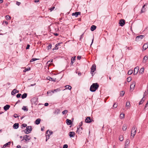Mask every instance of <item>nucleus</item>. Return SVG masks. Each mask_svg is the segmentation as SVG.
<instances>
[{"label": "nucleus", "instance_id": "1", "mask_svg": "<svg viewBox=\"0 0 148 148\" xmlns=\"http://www.w3.org/2000/svg\"><path fill=\"white\" fill-rule=\"evenodd\" d=\"M99 87V85L97 83H93L91 86L90 90L91 92H94Z\"/></svg>", "mask_w": 148, "mask_h": 148}, {"label": "nucleus", "instance_id": "2", "mask_svg": "<svg viewBox=\"0 0 148 148\" xmlns=\"http://www.w3.org/2000/svg\"><path fill=\"white\" fill-rule=\"evenodd\" d=\"M137 129L136 127L134 126L132 128L131 132V136H132L133 138H134V136L136 134Z\"/></svg>", "mask_w": 148, "mask_h": 148}, {"label": "nucleus", "instance_id": "3", "mask_svg": "<svg viewBox=\"0 0 148 148\" xmlns=\"http://www.w3.org/2000/svg\"><path fill=\"white\" fill-rule=\"evenodd\" d=\"M96 66L95 64H93L91 68V73L92 74V75H93V73L96 70Z\"/></svg>", "mask_w": 148, "mask_h": 148}, {"label": "nucleus", "instance_id": "4", "mask_svg": "<svg viewBox=\"0 0 148 148\" xmlns=\"http://www.w3.org/2000/svg\"><path fill=\"white\" fill-rule=\"evenodd\" d=\"M92 121H93L92 119H91V118L90 116L87 117L85 120V121L86 123H90Z\"/></svg>", "mask_w": 148, "mask_h": 148}, {"label": "nucleus", "instance_id": "5", "mask_svg": "<svg viewBox=\"0 0 148 148\" xmlns=\"http://www.w3.org/2000/svg\"><path fill=\"white\" fill-rule=\"evenodd\" d=\"M83 130V128L82 127H80L78 126L77 127V132L78 134H81L82 133V130Z\"/></svg>", "mask_w": 148, "mask_h": 148}, {"label": "nucleus", "instance_id": "6", "mask_svg": "<svg viewBox=\"0 0 148 148\" xmlns=\"http://www.w3.org/2000/svg\"><path fill=\"white\" fill-rule=\"evenodd\" d=\"M147 4H148L147 3H146L143 6L141 10V11H140L141 14L143 13V12H145L146 11V8H145V7L146 6H147Z\"/></svg>", "mask_w": 148, "mask_h": 148}, {"label": "nucleus", "instance_id": "7", "mask_svg": "<svg viewBox=\"0 0 148 148\" xmlns=\"http://www.w3.org/2000/svg\"><path fill=\"white\" fill-rule=\"evenodd\" d=\"M119 24L121 26H123L125 23V21L123 19H121L120 20L119 22Z\"/></svg>", "mask_w": 148, "mask_h": 148}, {"label": "nucleus", "instance_id": "8", "mask_svg": "<svg viewBox=\"0 0 148 148\" xmlns=\"http://www.w3.org/2000/svg\"><path fill=\"white\" fill-rule=\"evenodd\" d=\"M145 37L144 35H140L138 36H136V40H139L141 39H142V38H143L144 37Z\"/></svg>", "mask_w": 148, "mask_h": 148}, {"label": "nucleus", "instance_id": "9", "mask_svg": "<svg viewBox=\"0 0 148 148\" xmlns=\"http://www.w3.org/2000/svg\"><path fill=\"white\" fill-rule=\"evenodd\" d=\"M139 67L138 66H137L136 67H135L134 69V75H136L137 73H138V70H139Z\"/></svg>", "mask_w": 148, "mask_h": 148}, {"label": "nucleus", "instance_id": "10", "mask_svg": "<svg viewBox=\"0 0 148 148\" xmlns=\"http://www.w3.org/2000/svg\"><path fill=\"white\" fill-rule=\"evenodd\" d=\"M80 14L81 12H78L73 13L72 15V16H75L76 17H77L78 16V15H80Z\"/></svg>", "mask_w": 148, "mask_h": 148}, {"label": "nucleus", "instance_id": "11", "mask_svg": "<svg viewBox=\"0 0 148 148\" xmlns=\"http://www.w3.org/2000/svg\"><path fill=\"white\" fill-rule=\"evenodd\" d=\"M19 90H17L16 89H14L11 92V94L12 95H14L16 93H18L19 92Z\"/></svg>", "mask_w": 148, "mask_h": 148}, {"label": "nucleus", "instance_id": "12", "mask_svg": "<svg viewBox=\"0 0 148 148\" xmlns=\"http://www.w3.org/2000/svg\"><path fill=\"white\" fill-rule=\"evenodd\" d=\"M69 134L70 137H73L75 135V133L73 132H69Z\"/></svg>", "mask_w": 148, "mask_h": 148}, {"label": "nucleus", "instance_id": "13", "mask_svg": "<svg viewBox=\"0 0 148 148\" xmlns=\"http://www.w3.org/2000/svg\"><path fill=\"white\" fill-rule=\"evenodd\" d=\"M37 101V100L35 98L32 99L31 100L32 104L34 103L35 105L37 104V103H36Z\"/></svg>", "mask_w": 148, "mask_h": 148}, {"label": "nucleus", "instance_id": "14", "mask_svg": "<svg viewBox=\"0 0 148 148\" xmlns=\"http://www.w3.org/2000/svg\"><path fill=\"white\" fill-rule=\"evenodd\" d=\"M25 138L24 139V140L26 141H27L28 140H29L31 139V137L27 135H25Z\"/></svg>", "mask_w": 148, "mask_h": 148}, {"label": "nucleus", "instance_id": "15", "mask_svg": "<svg viewBox=\"0 0 148 148\" xmlns=\"http://www.w3.org/2000/svg\"><path fill=\"white\" fill-rule=\"evenodd\" d=\"M10 107V106L9 105H6L3 107V109L5 111H7L8 110Z\"/></svg>", "mask_w": 148, "mask_h": 148}, {"label": "nucleus", "instance_id": "16", "mask_svg": "<svg viewBox=\"0 0 148 148\" xmlns=\"http://www.w3.org/2000/svg\"><path fill=\"white\" fill-rule=\"evenodd\" d=\"M19 127V124L16 123L14 124L13 125V127L14 129H17Z\"/></svg>", "mask_w": 148, "mask_h": 148}, {"label": "nucleus", "instance_id": "17", "mask_svg": "<svg viewBox=\"0 0 148 148\" xmlns=\"http://www.w3.org/2000/svg\"><path fill=\"white\" fill-rule=\"evenodd\" d=\"M143 47V49H144V50L146 49L148 47V43H147L144 44Z\"/></svg>", "mask_w": 148, "mask_h": 148}, {"label": "nucleus", "instance_id": "18", "mask_svg": "<svg viewBox=\"0 0 148 148\" xmlns=\"http://www.w3.org/2000/svg\"><path fill=\"white\" fill-rule=\"evenodd\" d=\"M66 123L67 125H70L72 123V121L71 120L67 119L66 120Z\"/></svg>", "mask_w": 148, "mask_h": 148}, {"label": "nucleus", "instance_id": "19", "mask_svg": "<svg viewBox=\"0 0 148 148\" xmlns=\"http://www.w3.org/2000/svg\"><path fill=\"white\" fill-rule=\"evenodd\" d=\"M47 79L49 81H53L54 82H55L56 81V79H54L53 78L51 77L50 76H48L47 77Z\"/></svg>", "mask_w": 148, "mask_h": 148}, {"label": "nucleus", "instance_id": "20", "mask_svg": "<svg viewBox=\"0 0 148 148\" xmlns=\"http://www.w3.org/2000/svg\"><path fill=\"white\" fill-rule=\"evenodd\" d=\"M130 143V140L129 139H127L125 142V148H126V146H127Z\"/></svg>", "mask_w": 148, "mask_h": 148}, {"label": "nucleus", "instance_id": "21", "mask_svg": "<svg viewBox=\"0 0 148 148\" xmlns=\"http://www.w3.org/2000/svg\"><path fill=\"white\" fill-rule=\"evenodd\" d=\"M148 59V56H145L144 57L143 60V62L144 63H145L146 62V60Z\"/></svg>", "mask_w": 148, "mask_h": 148}, {"label": "nucleus", "instance_id": "22", "mask_svg": "<svg viewBox=\"0 0 148 148\" xmlns=\"http://www.w3.org/2000/svg\"><path fill=\"white\" fill-rule=\"evenodd\" d=\"M76 58V56H75L74 57H72L71 59V65H73L74 62L75 60V58Z\"/></svg>", "mask_w": 148, "mask_h": 148}, {"label": "nucleus", "instance_id": "23", "mask_svg": "<svg viewBox=\"0 0 148 148\" xmlns=\"http://www.w3.org/2000/svg\"><path fill=\"white\" fill-rule=\"evenodd\" d=\"M96 28V26L95 25H92L90 27V30L92 31L95 30Z\"/></svg>", "mask_w": 148, "mask_h": 148}, {"label": "nucleus", "instance_id": "24", "mask_svg": "<svg viewBox=\"0 0 148 148\" xmlns=\"http://www.w3.org/2000/svg\"><path fill=\"white\" fill-rule=\"evenodd\" d=\"M27 130L28 132H30L32 131V127L31 126H28L26 127Z\"/></svg>", "mask_w": 148, "mask_h": 148}, {"label": "nucleus", "instance_id": "25", "mask_svg": "<svg viewBox=\"0 0 148 148\" xmlns=\"http://www.w3.org/2000/svg\"><path fill=\"white\" fill-rule=\"evenodd\" d=\"M41 119L39 118L37 119L35 121V123L36 125H38L39 124L40 122Z\"/></svg>", "mask_w": 148, "mask_h": 148}, {"label": "nucleus", "instance_id": "26", "mask_svg": "<svg viewBox=\"0 0 148 148\" xmlns=\"http://www.w3.org/2000/svg\"><path fill=\"white\" fill-rule=\"evenodd\" d=\"M135 86V82H134L132 83L130 85V88H134Z\"/></svg>", "mask_w": 148, "mask_h": 148}, {"label": "nucleus", "instance_id": "27", "mask_svg": "<svg viewBox=\"0 0 148 148\" xmlns=\"http://www.w3.org/2000/svg\"><path fill=\"white\" fill-rule=\"evenodd\" d=\"M27 93H25L21 96V98L22 99H24L26 98L27 96Z\"/></svg>", "mask_w": 148, "mask_h": 148}, {"label": "nucleus", "instance_id": "28", "mask_svg": "<svg viewBox=\"0 0 148 148\" xmlns=\"http://www.w3.org/2000/svg\"><path fill=\"white\" fill-rule=\"evenodd\" d=\"M65 89H68L69 90H71L72 88L69 85H66L65 86Z\"/></svg>", "mask_w": 148, "mask_h": 148}, {"label": "nucleus", "instance_id": "29", "mask_svg": "<svg viewBox=\"0 0 148 148\" xmlns=\"http://www.w3.org/2000/svg\"><path fill=\"white\" fill-rule=\"evenodd\" d=\"M60 90V88H58L56 89H54L53 90H52V93H54L55 92H57L58 91H59Z\"/></svg>", "mask_w": 148, "mask_h": 148}, {"label": "nucleus", "instance_id": "30", "mask_svg": "<svg viewBox=\"0 0 148 148\" xmlns=\"http://www.w3.org/2000/svg\"><path fill=\"white\" fill-rule=\"evenodd\" d=\"M49 130H48L47 131L46 133V141H47V140L49 138V137L50 136L48 135H47V134L48 133V131Z\"/></svg>", "mask_w": 148, "mask_h": 148}, {"label": "nucleus", "instance_id": "31", "mask_svg": "<svg viewBox=\"0 0 148 148\" xmlns=\"http://www.w3.org/2000/svg\"><path fill=\"white\" fill-rule=\"evenodd\" d=\"M10 142H9L8 143H6L4 145H3V147L2 148L5 147H7L8 145H10Z\"/></svg>", "mask_w": 148, "mask_h": 148}, {"label": "nucleus", "instance_id": "32", "mask_svg": "<svg viewBox=\"0 0 148 148\" xmlns=\"http://www.w3.org/2000/svg\"><path fill=\"white\" fill-rule=\"evenodd\" d=\"M120 118L121 119H123L125 117V114L124 113H121L120 115Z\"/></svg>", "mask_w": 148, "mask_h": 148}, {"label": "nucleus", "instance_id": "33", "mask_svg": "<svg viewBox=\"0 0 148 148\" xmlns=\"http://www.w3.org/2000/svg\"><path fill=\"white\" fill-rule=\"evenodd\" d=\"M126 106L128 108H130V102H127L126 103Z\"/></svg>", "mask_w": 148, "mask_h": 148}, {"label": "nucleus", "instance_id": "34", "mask_svg": "<svg viewBox=\"0 0 148 148\" xmlns=\"http://www.w3.org/2000/svg\"><path fill=\"white\" fill-rule=\"evenodd\" d=\"M127 128V127L126 125L124 124L123 126V131H124L126 130Z\"/></svg>", "mask_w": 148, "mask_h": 148}, {"label": "nucleus", "instance_id": "35", "mask_svg": "<svg viewBox=\"0 0 148 148\" xmlns=\"http://www.w3.org/2000/svg\"><path fill=\"white\" fill-rule=\"evenodd\" d=\"M119 139L121 141H122L123 140V138L122 135H120L119 137Z\"/></svg>", "mask_w": 148, "mask_h": 148}, {"label": "nucleus", "instance_id": "36", "mask_svg": "<svg viewBox=\"0 0 148 148\" xmlns=\"http://www.w3.org/2000/svg\"><path fill=\"white\" fill-rule=\"evenodd\" d=\"M144 70V68H142L140 69L139 73H140L141 74H143V73Z\"/></svg>", "mask_w": 148, "mask_h": 148}, {"label": "nucleus", "instance_id": "37", "mask_svg": "<svg viewBox=\"0 0 148 148\" xmlns=\"http://www.w3.org/2000/svg\"><path fill=\"white\" fill-rule=\"evenodd\" d=\"M22 109L25 111H27L28 110V108H27L25 106H23L22 108Z\"/></svg>", "mask_w": 148, "mask_h": 148}, {"label": "nucleus", "instance_id": "38", "mask_svg": "<svg viewBox=\"0 0 148 148\" xmlns=\"http://www.w3.org/2000/svg\"><path fill=\"white\" fill-rule=\"evenodd\" d=\"M125 94V92L123 91H121L120 92V95L121 96H123Z\"/></svg>", "mask_w": 148, "mask_h": 148}, {"label": "nucleus", "instance_id": "39", "mask_svg": "<svg viewBox=\"0 0 148 148\" xmlns=\"http://www.w3.org/2000/svg\"><path fill=\"white\" fill-rule=\"evenodd\" d=\"M145 99H144V98H143L141 99V100L140 101L139 103V104L140 105L142 104L143 102L144 101Z\"/></svg>", "mask_w": 148, "mask_h": 148}, {"label": "nucleus", "instance_id": "40", "mask_svg": "<svg viewBox=\"0 0 148 148\" xmlns=\"http://www.w3.org/2000/svg\"><path fill=\"white\" fill-rule=\"evenodd\" d=\"M39 60L38 59L36 58H33L31 59V60L30 61V62H33L34 61L36 60Z\"/></svg>", "mask_w": 148, "mask_h": 148}, {"label": "nucleus", "instance_id": "41", "mask_svg": "<svg viewBox=\"0 0 148 148\" xmlns=\"http://www.w3.org/2000/svg\"><path fill=\"white\" fill-rule=\"evenodd\" d=\"M31 69L29 67V68H26L23 71L24 72H25L27 71L30 70Z\"/></svg>", "mask_w": 148, "mask_h": 148}, {"label": "nucleus", "instance_id": "42", "mask_svg": "<svg viewBox=\"0 0 148 148\" xmlns=\"http://www.w3.org/2000/svg\"><path fill=\"white\" fill-rule=\"evenodd\" d=\"M133 73V71L132 70H130L128 72V75H130L132 74Z\"/></svg>", "mask_w": 148, "mask_h": 148}, {"label": "nucleus", "instance_id": "43", "mask_svg": "<svg viewBox=\"0 0 148 148\" xmlns=\"http://www.w3.org/2000/svg\"><path fill=\"white\" fill-rule=\"evenodd\" d=\"M11 18V17L8 15H7L5 16V18L7 20L10 19Z\"/></svg>", "mask_w": 148, "mask_h": 148}, {"label": "nucleus", "instance_id": "44", "mask_svg": "<svg viewBox=\"0 0 148 148\" xmlns=\"http://www.w3.org/2000/svg\"><path fill=\"white\" fill-rule=\"evenodd\" d=\"M52 92V90H49L47 92V94H48L49 95H51L52 94L51 93Z\"/></svg>", "mask_w": 148, "mask_h": 148}, {"label": "nucleus", "instance_id": "45", "mask_svg": "<svg viewBox=\"0 0 148 148\" xmlns=\"http://www.w3.org/2000/svg\"><path fill=\"white\" fill-rule=\"evenodd\" d=\"M131 80H132L131 77H130L127 78V81L128 82H130L131 81Z\"/></svg>", "mask_w": 148, "mask_h": 148}, {"label": "nucleus", "instance_id": "46", "mask_svg": "<svg viewBox=\"0 0 148 148\" xmlns=\"http://www.w3.org/2000/svg\"><path fill=\"white\" fill-rule=\"evenodd\" d=\"M68 112V111L67 110H65L62 112V113L63 114H65L67 113Z\"/></svg>", "mask_w": 148, "mask_h": 148}, {"label": "nucleus", "instance_id": "47", "mask_svg": "<svg viewBox=\"0 0 148 148\" xmlns=\"http://www.w3.org/2000/svg\"><path fill=\"white\" fill-rule=\"evenodd\" d=\"M55 7L54 6H53V7H51V8H50V9H49V10H50L51 12L53 10H54V9H55Z\"/></svg>", "mask_w": 148, "mask_h": 148}, {"label": "nucleus", "instance_id": "48", "mask_svg": "<svg viewBox=\"0 0 148 148\" xmlns=\"http://www.w3.org/2000/svg\"><path fill=\"white\" fill-rule=\"evenodd\" d=\"M52 47L51 44H49L47 47V49L48 50L51 49Z\"/></svg>", "mask_w": 148, "mask_h": 148}, {"label": "nucleus", "instance_id": "49", "mask_svg": "<svg viewBox=\"0 0 148 148\" xmlns=\"http://www.w3.org/2000/svg\"><path fill=\"white\" fill-rule=\"evenodd\" d=\"M21 94L18 93L17 94L16 96L17 98H19L20 97Z\"/></svg>", "mask_w": 148, "mask_h": 148}, {"label": "nucleus", "instance_id": "50", "mask_svg": "<svg viewBox=\"0 0 148 148\" xmlns=\"http://www.w3.org/2000/svg\"><path fill=\"white\" fill-rule=\"evenodd\" d=\"M24 132L26 134H28L30 133V132H28L26 129L24 130Z\"/></svg>", "mask_w": 148, "mask_h": 148}, {"label": "nucleus", "instance_id": "51", "mask_svg": "<svg viewBox=\"0 0 148 148\" xmlns=\"http://www.w3.org/2000/svg\"><path fill=\"white\" fill-rule=\"evenodd\" d=\"M68 146L67 144H65L64 145L63 148H67Z\"/></svg>", "mask_w": 148, "mask_h": 148}, {"label": "nucleus", "instance_id": "52", "mask_svg": "<svg viewBox=\"0 0 148 148\" xmlns=\"http://www.w3.org/2000/svg\"><path fill=\"white\" fill-rule=\"evenodd\" d=\"M83 124V121H81L79 123V125H78V127H81V126Z\"/></svg>", "mask_w": 148, "mask_h": 148}, {"label": "nucleus", "instance_id": "53", "mask_svg": "<svg viewBox=\"0 0 148 148\" xmlns=\"http://www.w3.org/2000/svg\"><path fill=\"white\" fill-rule=\"evenodd\" d=\"M147 106H148V100L147 101V102L145 106V107L144 108V109H146V108Z\"/></svg>", "mask_w": 148, "mask_h": 148}, {"label": "nucleus", "instance_id": "54", "mask_svg": "<svg viewBox=\"0 0 148 148\" xmlns=\"http://www.w3.org/2000/svg\"><path fill=\"white\" fill-rule=\"evenodd\" d=\"M21 126H22L23 127H27V125L26 124L24 123L21 125Z\"/></svg>", "mask_w": 148, "mask_h": 148}, {"label": "nucleus", "instance_id": "55", "mask_svg": "<svg viewBox=\"0 0 148 148\" xmlns=\"http://www.w3.org/2000/svg\"><path fill=\"white\" fill-rule=\"evenodd\" d=\"M19 116H18L17 114H14V117L15 118L18 117Z\"/></svg>", "mask_w": 148, "mask_h": 148}, {"label": "nucleus", "instance_id": "56", "mask_svg": "<svg viewBox=\"0 0 148 148\" xmlns=\"http://www.w3.org/2000/svg\"><path fill=\"white\" fill-rule=\"evenodd\" d=\"M84 33H83L82 35L80 36V38L79 39L80 40H81V39L83 38V35L84 34Z\"/></svg>", "mask_w": 148, "mask_h": 148}, {"label": "nucleus", "instance_id": "57", "mask_svg": "<svg viewBox=\"0 0 148 148\" xmlns=\"http://www.w3.org/2000/svg\"><path fill=\"white\" fill-rule=\"evenodd\" d=\"M116 103H114L113 106V107L114 108H116L117 106V105L116 104Z\"/></svg>", "mask_w": 148, "mask_h": 148}, {"label": "nucleus", "instance_id": "58", "mask_svg": "<svg viewBox=\"0 0 148 148\" xmlns=\"http://www.w3.org/2000/svg\"><path fill=\"white\" fill-rule=\"evenodd\" d=\"M49 134H48V135L50 136L51 134L53 133V132L50 131L49 132Z\"/></svg>", "mask_w": 148, "mask_h": 148}, {"label": "nucleus", "instance_id": "59", "mask_svg": "<svg viewBox=\"0 0 148 148\" xmlns=\"http://www.w3.org/2000/svg\"><path fill=\"white\" fill-rule=\"evenodd\" d=\"M30 46V45H27V46L26 47V49H28L29 48Z\"/></svg>", "mask_w": 148, "mask_h": 148}, {"label": "nucleus", "instance_id": "60", "mask_svg": "<svg viewBox=\"0 0 148 148\" xmlns=\"http://www.w3.org/2000/svg\"><path fill=\"white\" fill-rule=\"evenodd\" d=\"M21 4V3L20 2H18V1L16 2V4L17 5L19 6Z\"/></svg>", "mask_w": 148, "mask_h": 148}, {"label": "nucleus", "instance_id": "61", "mask_svg": "<svg viewBox=\"0 0 148 148\" xmlns=\"http://www.w3.org/2000/svg\"><path fill=\"white\" fill-rule=\"evenodd\" d=\"M49 103H45L44 105L45 106H48L49 105Z\"/></svg>", "mask_w": 148, "mask_h": 148}, {"label": "nucleus", "instance_id": "62", "mask_svg": "<svg viewBox=\"0 0 148 148\" xmlns=\"http://www.w3.org/2000/svg\"><path fill=\"white\" fill-rule=\"evenodd\" d=\"M81 56H78L77 57V59L78 60H80L81 59Z\"/></svg>", "mask_w": 148, "mask_h": 148}, {"label": "nucleus", "instance_id": "63", "mask_svg": "<svg viewBox=\"0 0 148 148\" xmlns=\"http://www.w3.org/2000/svg\"><path fill=\"white\" fill-rule=\"evenodd\" d=\"M53 34L55 36H58L59 35V34L57 33H54Z\"/></svg>", "mask_w": 148, "mask_h": 148}, {"label": "nucleus", "instance_id": "64", "mask_svg": "<svg viewBox=\"0 0 148 148\" xmlns=\"http://www.w3.org/2000/svg\"><path fill=\"white\" fill-rule=\"evenodd\" d=\"M16 147L17 148H21V146L20 145H18Z\"/></svg>", "mask_w": 148, "mask_h": 148}]
</instances>
